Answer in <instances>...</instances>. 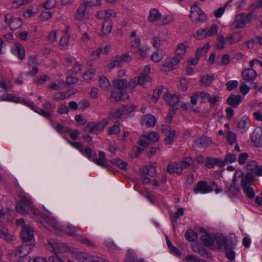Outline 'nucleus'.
I'll return each mask as SVG.
<instances>
[{
  "instance_id": "c9c22d12",
  "label": "nucleus",
  "mask_w": 262,
  "mask_h": 262,
  "mask_svg": "<svg viewBox=\"0 0 262 262\" xmlns=\"http://www.w3.org/2000/svg\"><path fill=\"white\" fill-rule=\"evenodd\" d=\"M26 104L28 106H30L32 110H33L35 112H37V113H38L43 117L48 119L50 118L51 117V114L48 111L40 109L39 111H37L36 109L34 108V104L32 102L29 101L26 102Z\"/></svg>"
},
{
  "instance_id": "6ab92c4d",
  "label": "nucleus",
  "mask_w": 262,
  "mask_h": 262,
  "mask_svg": "<svg viewBox=\"0 0 262 262\" xmlns=\"http://www.w3.org/2000/svg\"><path fill=\"white\" fill-rule=\"evenodd\" d=\"M257 74L255 70L252 68L246 69L242 72L243 79L247 82H250L255 79Z\"/></svg>"
},
{
  "instance_id": "20e7f679",
  "label": "nucleus",
  "mask_w": 262,
  "mask_h": 262,
  "mask_svg": "<svg viewBox=\"0 0 262 262\" xmlns=\"http://www.w3.org/2000/svg\"><path fill=\"white\" fill-rule=\"evenodd\" d=\"M254 176L251 173H247L241 179V187L243 191L249 198H253L255 196V192L251 187L253 184Z\"/></svg>"
},
{
  "instance_id": "3c124183",
  "label": "nucleus",
  "mask_w": 262,
  "mask_h": 262,
  "mask_svg": "<svg viewBox=\"0 0 262 262\" xmlns=\"http://www.w3.org/2000/svg\"><path fill=\"white\" fill-rule=\"evenodd\" d=\"M76 237L77 240L82 244H85L90 246L95 247V244L87 237H82L78 235H77Z\"/></svg>"
},
{
  "instance_id": "a18cd8bd",
  "label": "nucleus",
  "mask_w": 262,
  "mask_h": 262,
  "mask_svg": "<svg viewBox=\"0 0 262 262\" xmlns=\"http://www.w3.org/2000/svg\"><path fill=\"white\" fill-rule=\"evenodd\" d=\"M253 44L262 45V37L255 36L247 42V46L248 48H252Z\"/></svg>"
},
{
  "instance_id": "13d9d810",
  "label": "nucleus",
  "mask_w": 262,
  "mask_h": 262,
  "mask_svg": "<svg viewBox=\"0 0 262 262\" xmlns=\"http://www.w3.org/2000/svg\"><path fill=\"white\" fill-rule=\"evenodd\" d=\"M192 159L190 157H187L183 159L181 163L180 164V167L183 170L184 168L187 167V166L190 165L192 163Z\"/></svg>"
},
{
  "instance_id": "cd10ccee",
  "label": "nucleus",
  "mask_w": 262,
  "mask_h": 262,
  "mask_svg": "<svg viewBox=\"0 0 262 262\" xmlns=\"http://www.w3.org/2000/svg\"><path fill=\"white\" fill-rule=\"evenodd\" d=\"M87 6L83 3H81L76 10L75 14V18L76 20H82L84 17Z\"/></svg>"
},
{
  "instance_id": "338daca9",
  "label": "nucleus",
  "mask_w": 262,
  "mask_h": 262,
  "mask_svg": "<svg viewBox=\"0 0 262 262\" xmlns=\"http://www.w3.org/2000/svg\"><path fill=\"white\" fill-rule=\"evenodd\" d=\"M111 162L113 164H114L116 165H117L120 168L125 169L127 168V163L125 162L122 161V160L120 159H115L112 160Z\"/></svg>"
},
{
  "instance_id": "ea45409f",
  "label": "nucleus",
  "mask_w": 262,
  "mask_h": 262,
  "mask_svg": "<svg viewBox=\"0 0 262 262\" xmlns=\"http://www.w3.org/2000/svg\"><path fill=\"white\" fill-rule=\"evenodd\" d=\"M113 85L116 89L123 90L126 89L127 81L125 79H117L114 81Z\"/></svg>"
},
{
  "instance_id": "f257e3e1",
  "label": "nucleus",
  "mask_w": 262,
  "mask_h": 262,
  "mask_svg": "<svg viewBox=\"0 0 262 262\" xmlns=\"http://www.w3.org/2000/svg\"><path fill=\"white\" fill-rule=\"evenodd\" d=\"M33 244H24L18 247L15 251L9 254V259L12 262H30L29 253L33 249Z\"/></svg>"
},
{
  "instance_id": "bb28decb",
  "label": "nucleus",
  "mask_w": 262,
  "mask_h": 262,
  "mask_svg": "<svg viewBox=\"0 0 262 262\" xmlns=\"http://www.w3.org/2000/svg\"><path fill=\"white\" fill-rule=\"evenodd\" d=\"M167 171L169 173H177L181 174L182 173L180 165L176 162H170L167 166Z\"/></svg>"
},
{
  "instance_id": "4d7b16f0",
  "label": "nucleus",
  "mask_w": 262,
  "mask_h": 262,
  "mask_svg": "<svg viewBox=\"0 0 262 262\" xmlns=\"http://www.w3.org/2000/svg\"><path fill=\"white\" fill-rule=\"evenodd\" d=\"M237 127L242 133H245L247 130V121L245 118H242L237 123Z\"/></svg>"
},
{
  "instance_id": "c756f323",
  "label": "nucleus",
  "mask_w": 262,
  "mask_h": 262,
  "mask_svg": "<svg viewBox=\"0 0 262 262\" xmlns=\"http://www.w3.org/2000/svg\"><path fill=\"white\" fill-rule=\"evenodd\" d=\"M241 99L240 95H232L228 98L227 102L228 104L236 108L241 102Z\"/></svg>"
},
{
  "instance_id": "72a5a7b5",
  "label": "nucleus",
  "mask_w": 262,
  "mask_h": 262,
  "mask_svg": "<svg viewBox=\"0 0 262 262\" xmlns=\"http://www.w3.org/2000/svg\"><path fill=\"white\" fill-rule=\"evenodd\" d=\"M201 240L206 246L214 247V239L209 234L205 233L201 237Z\"/></svg>"
},
{
  "instance_id": "8fccbe9b",
  "label": "nucleus",
  "mask_w": 262,
  "mask_h": 262,
  "mask_svg": "<svg viewBox=\"0 0 262 262\" xmlns=\"http://www.w3.org/2000/svg\"><path fill=\"white\" fill-rule=\"evenodd\" d=\"M206 34V29H200L193 34V36L197 39H203L207 37Z\"/></svg>"
},
{
  "instance_id": "864d4df0",
  "label": "nucleus",
  "mask_w": 262,
  "mask_h": 262,
  "mask_svg": "<svg viewBox=\"0 0 262 262\" xmlns=\"http://www.w3.org/2000/svg\"><path fill=\"white\" fill-rule=\"evenodd\" d=\"M107 125L108 120L106 119H103V120L98 122L97 123H96V130L97 133L102 130Z\"/></svg>"
},
{
  "instance_id": "7c9ffc66",
  "label": "nucleus",
  "mask_w": 262,
  "mask_h": 262,
  "mask_svg": "<svg viewBox=\"0 0 262 262\" xmlns=\"http://www.w3.org/2000/svg\"><path fill=\"white\" fill-rule=\"evenodd\" d=\"M129 98L127 94H123L118 91L112 92L111 94V101L112 102H116L120 100H124Z\"/></svg>"
},
{
  "instance_id": "4be33fe9",
  "label": "nucleus",
  "mask_w": 262,
  "mask_h": 262,
  "mask_svg": "<svg viewBox=\"0 0 262 262\" xmlns=\"http://www.w3.org/2000/svg\"><path fill=\"white\" fill-rule=\"evenodd\" d=\"M226 187L228 190L229 196L231 198H234L239 193V190L234 182L226 183Z\"/></svg>"
},
{
  "instance_id": "0eeeda50",
  "label": "nucleus",
  "mask_w": 262,
  "mask_h": 262,
  "mask_svg": "<svg viewBox=\"0 0 262 262\" xmlns=\"http://www.w3.org/2000/svg\"><path fill=\"white\" fill-rule=\"evenodd\" d=\"M73 256L81 262H108L106 260L101 259L98 257H94L89 255L85 252H81L79 251H73L72 252Z\"/></svg>"
},
{
  "instance_id": "f03ea898",
  "label": "nucleus",
  "mask_w": 262,
  "mask_h": 262,
  "mask_svg": "<svg viewBox=\"0 0 262 262\" xmlns=\"http://www.w3.org/2000/svg\"><path fill=\"white\" fill-rule=\"evenodd\" d=\"M16 210L21 214H28L32 217L35 215L34 207L30 198L21 196L19 202L16 204Z\"/></svg>"
},
{
  "instance_id": "58836bf2",
  "label": "nucleus",
  "mask_w": 262,
  "mask_h": 262,
  "mask_svg": "<svg viewBox=\"0 0 262 262\" xmlns=\"http://www.w3.org/2000/svg\"><path fill=\"white\" fill-rule=\"evenodd\" d=\"M242 39V34L239 32H234L230 37L227 39V41H228L230 44H234L239 41Z\"/></svg>"
},
{
  "instance_id": "c85d7f7f",
  "label": "nucleus",
  "mask_w": 262,
  "mask_h": 262,
  "mask_svg": "<svg viewBox=\"0 0 262 262\" xmlns=\"http://www.w3.org/2000/svg\"><path fill=\"white\" fill-rule=\"evenodd\" d=\"M97 15L100 18L105 19L115 17L116 13L113 10L107 9L98 11Z\"/></svg>"
},
{
  "instance_id": "423d86ee",
  "label": "nucleus",
  "mask_w": 262,
  "mask_h": 262,
  "mask_svg": "<svg viewBox=\"0 0 262 262\" xmlns=\"http://www.w3.org/2000/svg\"><path fill=\"white\" fill-rule=\"evenodd\" d=\"M41 223L46 228L56 234H59L63 230L60 224L53 218L47 216Z\"/></svg>"
},
{
  "instance_id": "9b49d317",
  "label": "nucleus",
  "mask_w": 262,
  "mask_h": 262,
  "mask_svg": "<svg viewBox=\"0 0 262 262\" xmlns=\"http://www.w3.org/2000/svg\"><path fill=\"white\" fill-rule=\"evenodd\" d=\"M4 21L9 25L11 30H15L22 25L21 19L19 18L14 17L12 14L5 15Z\"/></svg>"
},
{
  "instance_id": "49530a36",
  "label": "nucleus",
  "mask_w": 262,
  "mask_h": 262,
  "mask_svg": "<svg viewBox=\"0 0 262 262\" xmlns=\"http://www.w3.org/2000/svg\"><path fill=\"white\" fill-rule=\"evenodd\" d=\"M79 230H80L79 227L73 226V225H71V224H70V225H68V226L66 229V231L69 235H70L72 236H76V233Z\"/></svg>"
},
{
  "instance_id": "f3484780",
  "label": "nucleus",
  "mask_w": 262,
  "mask_h": 262,
  "mask_svg": "<svg viewBox=\"0 0 262 262\" xmlns=\"http://www.w3.org/2000/svg\"><path fill=\"white\" fill-rule=\"evenodd\" d=\"M34 231L32 227L25 226L21 229L20 236L23 241H31L33 239Z\"/></svg>"
},
{
  "instance_id": "7ed1b4c3",
  "label": "nucleus",
  "mask_w": 262,
  "mask_h": 262,
  "mask_svg": "<svg viewBox=\"0 0 262 262\" xmlns=\"http://www.w3.org/2000/svg\"><path fill=\"white\" fill-rule=\"evenodd\" d=\"M159 139L158 133L155 132H151L149 133L143 134L140 138L138 143L139 146L137 148V154L138 155L142 150L147 147L150 144L158 141Z\"/></svg>"
},
{
  "instance_id": "0e129e2a",
  "label": "nucleus",
  "mask_w": 262,
  "mask_h": 262,
  "mask_svg": "<svg viewBox=\"0 0 262 262\" xmlns=\"http://www.w3.org/2000/svg\"><path fill=\"white\" fill-rule=\"evenodd\" d=\"M236 156L234 154L228 153L225 156L224 161L225 164L228 163H231L236 161Z\"/></svg>"
},
{
  "instance_id": "412c9836",
  "label": "nucleus",
  "mask_w": 262,
  "mask_h": 262,
  "mask_svg": "<svg viewBox=\"0 0 262 262\" xmlns=\"http://www.w3.org/2000/svg\"><path fill=\"white\" fill-rule=\"evenodd\" d=\"M0 238L7 242H10L14 240L15 237L14 235L9 233L5 226L0 223Z\"/></svg>"
},
{
  "instance_id": "37998d69",
  "label": "nucleus",
  "mask_w": 262,
  "mask_h": 262,
  "mask_svg": "<svg viewBox=\"0 0 262 262\" xmlns=\"http://www.w3.org/2000/svg\"><path fill=\"white\" fill-rule=\"evenodd\" d=\"M95 73V71L94 69H89L83 73L82 77L85 81L89 83L93 79Z\"/></svg>"
},
{
  "instance_id": "e2e57ef3",
  "label": "nucleus",
  "mask_w": 262,
  "mask_h": 262,
  "mask_svg": "<svg viewBox=\"0 0 262 262\" xmlns=\"http://www.w3.org/2000/svg\"><path fill=\"white\" fill-rule=\"evenodd\" d=\"M101 53L107 54V50H94L91 54L90 58L92 60H96L99 58Z\"/></svg>"
},
{
  "instance_id": "dca6fc26",
  "label": "nucleus",
  "mask_w": 262,
  "mask_h": 262,
  "mask_svg": "<svg viewBox=\"0 0 262 262\" xmlns=\"http://www.w3.org/2000/svg\"><path fill=\"white\" fill-rule=\"evenodd\" d=\"M213 190V188L209 185V184L205 181H199L195 187L193 189V191L195 194L201 193L202 194H206L211 192Z\"/></svg>"
},
{
  "instance_id": "6e6d98bb",
  "label": "nucleus",
  "mask_w": 262,
  "mask_h": 262,
  "mask_svg": "<svg viewBox=\"0 0 262 262\" xmlns=\"http://www.w3.org/2000/svg\"><path fill=\"white\" fill-rule=\"evenodd\" d=\"M162 22L161 25H167L173 22L174 20V18L173 15H165L161 17Z\"/></svg>"
},
{
  "instance_id": "6e6552de",
  "label": "nucleus",
  "mask_w": 262,
  "mask_h": 262,
  "mask_svg": "<svg viewBox=\"0 0 262 262\" xmlns=\"http://www.w3.org/2000/svg\"><path fill=\"white\" fill-rule=\"evenodd\" d=\"M189 18L192 21H199L203 23L207 20V16L196 4L191 7Z\"/></svg>"
},
{
  "instance_id": "a878e982",
  "label": "nucleus",
  "mask_w": 262,
  "mask_h": 262,
  "mask_svg": "<svg viewBox=\"0 0 262 262\" xmlns=\"http://www.w3.org/2000/svg\"><path fill=\"white\" fill-rule=\"evenodd\" d=\"M211 142V139L209 137H202L196 139L194 142V144L198 148H202L208 146Z\"/></svg>"
},
{
  "instance_id": "5701e85b",
  "label": "nucleus",
  "mask_w": 262,
  "mask_h": 262,
  "mask_svg": "<svg viewBox=\"0 0 262 262\" xmlns=\"http://www.w3.org/2000/svg\"><path fill=\"white\" fill-rule=\"evenodd\" d=\"M156 122V119L154 116L151 114H147L144 116L141 119V123L143 125H145L147 127H153L155 126Z\"/></svg>"
},
{
  "instance_id": "473e14b6",
  "label": "nucleus",
  "mask_w": 262,
  "mask_h": 262,
  "mask_svg": "<svg viewBox=\"0 0 262 262\" xmlns=\"http://www.w3.org/2000/svg\"><path fill=\"white\" fill-rule=\"evenodd\" d=\"M215 241L220 249H227L229 248L228 243L225 237L219 236Z\"/></svg>"
},
{
  "instance_id": "680f3d73",
  "label": "nucleus",
  "mask_w": 262,
  "mask_h": 262,
  "mask_svg": "<svg viewBox=\"0 0 262 262\" xmlns=\"http://www.w3.org/2000/svg\"><path fill=\"white\" fill-rule=\"evenodd\" d=\"M138 84L137 77L132 79L129 82L127 81L126 89L129 91H133Z\"/></svg>"
},
{
  "instance_id": "9d476101",
  "label": "nucleus",
  "mask_w": 262,
  "mask_h": 262,
  "mask_svg": "<svg viewBox=\"0 0 262 262\" xmlns=\"http://www.w3.org/2000/svg\"><path fill=\"white\" fill-rule=\"evenodd\" d=\"M246 168L249 171L248 173H252L254 176L258 177L262 176V165H259L256 161H249L246 164Z\"/></svg>"
},
{
  "instance_id": "a19ab883",
  "label": "nucleus",
  "mask_w": 262,
  "mask_h": 262,
  "mask_svg": "<svg viewBox=\"0 0 262 262\" xmlns=\"http://www.w3.org/2000/svg\"><path fill=\"white\" fill-rule=\"evenodd\" d=\"M124 115L121 109L112 110L110 112L109 117L111 119L118 120L120 119L122 115Z\"/></svg>"
},
{
  "instance_id": "052dcab7",
  "label": "nucleus",
  "mask_w": 262,
  "mask_h": 262,
  "mask_svg": "<svg viewBox=\"0 0 262 262\" xmlns=\"http://www.w3.org/2000/svg\"><path fill=\"white\" fill-rule=\"evenodd\" d=\"M136 110V106L134 104H130L128 105L124 106L121 108L124 115L129 114L133 112Z\"/></svg>"
},
{
  "instance_id": "4468645a",
  "label": "nucleus",
  "mask_w": 262,
  "mask_h": 262,
  "mask_svg": "<svg viewBox=\"0 0 262 262\" xmlns=\"http://www.w3.org/2000/svg\"><path fill=\"white\" fill-rule=\"evenodd\" d=\"M161 131L165 136V142L166 144H172L176 138V133L169 126H162Z\"/></svg>"
},
{
  "instance_id": "bf43d9fd",
  "label": "nucleus",
  "mask_w": 262,
  "mask_h": 262,
  "mask_svg": "<svg viewBox=\"0 0 262 262\" xmlns=\"http://www.w3.org/2000/svg\"><path fill=\"white\" fill-rule=\"evenodd\" d=\"M82 66L80 63L75 62L73 67L68 71L69 74L75 75L78 73L82 69Z\"/></svg>"
},
{
  "instance_id": "603ef678",
  "label": "nucleus",
  "mask_w": 262,
  "mask_h": 262,
  "mask_svg": "<svg viewBox=\"0 0 262 262\" xmlns=\"http://www.w3.org/2000/svg\"><path fill=\"white\" fill-rule=\"evenodd\" d=\"M185 236L186 239L190 242L194 241L197 238L196 233L192 230H187L185 233Z\"/></svg>"
},
{
  "instance_id": "5fc2aeb1",
  "label": "nucleus",
  "mask_w": 262,
  "mask_h": 262,
  "mask_svg": "<svg viewBox=\"0 0 262 262\" xmlns=\"http://www.w3.org/2000/svg\"><path fill=\"white\" fill-rule=\"evenodd\" d=\"M85 132L89 133L97 134V132L96 130V123L94 122H90L88 123L85 128Z\"/></svg>"
},
{
  "instance_id": "774afa93",
  "label": "nucleus",
  "mask_w": 262,
  "mask_h": 262,
  "mask_svg": "<svg viewBox=\"0 0 262 262\" xmlns=\"http://www.w3.org/2000/svg\"><path fill=\"white\" fill-rule=\"evenodd\" d=\"M68 142L71 146H72L74 148L77 149L80 152H81V151H82L83 148V146L82 145V144L80 143L75 142H73L70 140H68Z\"/></svg>"
},
{
  "instance_id": "ddd939ff",
  "label": "nucleus",
  "mask_w": 262,
  "mask_h": 262,
  "mask_svg": "<svg viewBox=\"0 0 262 262\" xmlns=\"http://www.w3.org/2000/svg\"><path fill=\"white\" fill-rule=\"evenodd\" d=\"M251 141L254 146L262 147V127H258L254 129L251 135Z\"/></svg>"
},
{
  "instance_id": "c03bdc74",
  "label": "nucleus",
  "mask_w": 262,
  "mask_h": 262,
  "mask_svg": "<svg viewBox=\"0 0 262 262\" xmlns=\"http://www.w3.org/2000/svg\"><path fill=\"white\" fill-rule=\"evenodd\" d=\"M214 77L212 75H204L201 77V82L205 85H209L213 80Z\"/></svg>"
},
{
  "instance_id": "de8ad7c7",
  "label": "nucleus",
  "mask_w": 262,
  "mask_h": 262,
  "mask_svg": "<svg viewBox=\"0 0 262 262\" xmlns=\"http://www.w3.org/2000/svg\"><path fill=\"white\" fill-rule=\"evenodd\" d=\"M99 83L100 87L104 90L108 89L111 85L110 81L105 77H100Z\"/></svg>"
},
{
  "instance_id": "69168bd1",
  "label": "nucleus",
  "mask_w": 262,
  "mask_h": 262,
  "mask_svg": "<svg viewBox=\"0 0 262 262\" xmlns=\"http://www.w3.org/2000/svg\"><path fill=\"white\" fill-rule=\"evenodd\" d=\"M137 258V256L135 252L128 251L125 262H135Z\"/></svg>"
},
{
  "instance_id": "b1692460",
  "label": "nucleus",
  "mask_w": 262,
  "mask_h": 262,
  "mask_svg": "<svg viewBox=\"0 0 262 262\" xmlns=\"http://www.w3.org/2000/svg\"><path fill=\"white\" fill-rule=\"evenodd\" d=\"M93 161L97 165L105 168L108 166V163L105 159V154L103 151H100L98 158L92 159Z\"/></svg>"
},
{
  "instance_id": "39448f33",
  "label": "nucleus",
  "mask_w": 262,
  "mask_h": 262,
  "mask_svg": "<svg viewBox=\"0 0 262 262\" xmlns=\"http://www.w3.org/2000/svg\"><path fill=\"white\" fill-rule=\"evenodd\" d=\"M256 18L253 12H250L248 14L241 13L235 15L234 20L231 24V27L233 29L242 28L245 25L251 21Z\"/></svg>"
},
{
  "instance_id": "1a4fd4ad",
  "label": "nucleus",
  "mask_w": 262,
  "mask_h": 262,
  "mask_svg": "<svg viewBox=\"0 0 262 262\" xmlns=\"http://www.w3.org/2000/svg\"><path fill=\"white\" fill-rule=\"evenodd\" d=\"M132 57L128 53H125L121 55H117L112 59V62L108 64L107 68L112 70L115 67H120L124 63L129 62L132 60Z\"/></svg>"
},
{
  "instance_id": "393cba45",
  "label": "nucleus",
  "mask_w": 262,
  "mask_h": 262,
  "mask_svg": "<svg viewBox=\"0 0 262 262\" xmlns=\"http://www.w3.org/2000/svg\"><path fill=\"white\" fill-rule=\"evenodd\" d=\"M162 17V14L157 9H151L149 10L147 20L148 22L153 23L159 20Z\"/></svg>"
},
{
  "instance_id": "a211bd4d",
  "label": "nucleus",
  "mask_w": 262,
  "mask_h": 262,
  "mask_svg": "<svg viewBox=\"0 0 262 262\" xmlns=\"http://www.w3.org/2000/svg\"><path fill=\"white\" fill-rule=\"evenodd\" d=\"M180 61V57H173L168 62L161 66V70L165 72L172 71L176 68V66Z\"/></svg>"
},
{
  "instance_id": "79ce46f5",
  "label": "nucleus",
  "mask_w": 262,
  "mask_h": 262,
  "mask_svg": "<svg viewBox=\"0 0 262 262\" xmlns=\"http://www.w3.org/2000/svg\"><path fill=\"white\" fill-rule=\"evenodd\" d=\"M226 138L228 143L230 145L236 143V135L230 130L226 132Z\"/></svg>"
},
{
  "instance_id": "4c0bfd02",
  "label": "nucleus",
  "mask_w": 262,
  "mask_h": 262,
  "mask_svg": "<svg viewBox=\"0 0 262 262\" xmlns=\"http://www.w3.org/2000/svg\"><path fill=\"white\" fill-rule=\"evenodd\" d=\"M163 50H156L151 56V59L155 62L160 61L164 57Z\"/></svg>"
},
{
  "instance_id": "aec40b11",
  "label": "nucleus",
  "mask_w": 262,
  "mask_h": 262,
  "mask_svg": "<svg viewBox=\"0 0 262 262\" xmlns=\"http://www.w3.org/2000/svg\"><path fill=\"white\" fill-rule=\"evenodd\" d=\"M163 98L169 105L174 106L179 102L180 95L179 94H171L166 92L163 96Z\"/></svg>"
},
{
  "instance_id": "e433bc0d",
  "label": "nucleus",
  "mask_w": 262,
  "mask_h": 262,
  "mask_svg": "<svg viewBox=\"0 0 262 262\" xmlns=\"http://www.w3.org/2000/svg\"><path fill=\"white\" fill-rule=\"evenodd\" d=\"M113 27V23L111 20L106 19L103 23L102 27V32L104 34H107L111 33Z\"/></svg>"
},
{
  "instance_id": "2f4dec72",
  "label": "nucleus",
  "mask_w": 262,
  "mask_h": 262,
  "mask_svg": "<svg viewBox=\"0 0 262 262\" xmlns=\"http://www.w3.org/2000/svg\"><path fill=\"white\" fill-rule=\"evenodd\" d=\"M150 80L149 76H144V75H140L137 78L138 84L144 88L148 87L150 85Z\"/></svg>"
},
{
  "instance_id": "f704fd0d",
  "label": "nucleus",
  "mask_w": 262,
  "mask_h": 262,
  "mask_svg": "<svg viewBox=\"0 0 262 262\" xmlns=\"http://www.w3.org/2000/svg\"><path fill=\"white\" fill-rule=\"evenodd\" d=\"M26 104L28 106H30L32 110H33L35 112H37V113H38L43 117L48 119L50 118L51 117V114L48 111L40 109L39 111H37L36 109L34 108V104L32 102L29 101L26 102Z\"/></svg>"
},
{
  "instance_id": "f8f14e48",
  "label": "nucleus",
  "mask_w": 262,
  "mask_h": 262,
  "mask_svg": "<svg viewBox=\"0 0 262 262\" xmlns=\"http://www.w3.org/2000/svg\"><path fill=\"white\" fill-rule=\"evenodd\" d=\"M47 248L49 250L53 251L55 254L65 252L69 249L68 247L64 243H59L57 241L49 242Z\"/></svg>"
},
{
  "instance_id": "2eb2a0df",
  "label": "nucleus",
  "mask_w": 262,
  "mask_h": 262,
  "mask_svg": "<svg viewBox=\"0 0 262 262\" xmlns=\"http://www.w3.org/2000/svg\"><path fill=\"white\" fill-rule=\"evenodd\" d=\"M210 97V94L204 92H197L191 97L190 101L193 105L196 104L198 101L202 103H206Z\"/></svg>"
},
{
  "instance_id": "09e8293b",
  "label": "nucleus",
  "mask_w": 262,
  "mask_h": 262,
  "mask_svg": "<svg viewBox=\"0 0 262 262\" xmlns=\"http://www.w3.org/2000/svg\"><path fill=\"white\" fill-rule=\"evenodd\" d=\"M205 29L206 30V36H211L217 34L218 27L216 24H212L210 28H206Z\"/></svg>"
}]
</instances>
